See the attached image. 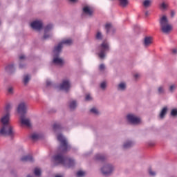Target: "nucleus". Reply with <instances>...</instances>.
<instances>
[{"label": "nucleus", "instance_id": "nucleus-1", "mask_svg": "<svg viewBox=\"0 0 177 177\" xmlns=\"http://www.w3.org/2000/svg\"><path fill=\"white\" fill-rule=\"evenodd\" d=\"M59 141V146L57 149V153L53 156V160L55 164H62L67 165L68 168L74 167L75 162L71 158L66 156V153L71 149V147L67 142V140L63 137L62 134H59L57 137Z\"/></svg>", "mask_w": 177, "mask_h": 177}, {"label": "nucleus", "instance_id": "nucleus-2", "mask_svg": "<svg viewBox=\"0 0 177 177\" xmlns=\"http://www.w3.org/2000/svg\"><path fill=\"white\" fill-rule=\"evenodd\" d=\"M11 109L12 105H10V104L8 103L6 104L5 111L6 114L1 119V122L3 124L1 126V129H0V135L2 136H10V138H13V136H15L13 127H12L10 124H9V112L10 111Z\"/></svg>", "mask_w": 177, "mask_h": 177}, {"label": "nucleus", "instance_id": "nucleus-3", "mask_svg": "<svg viewBox=\"0 0 177 177\" xmlns=\"http://www.w3.org/2000/svg\"><path fill=\"white\" fill-rule=\"evenodd\" d=\"M160 28L162 31V32H165V34L169 32L171 30H172V26L169 25L168 24V19L167 18V16L164 15L162 16L160 19Z\"/></svg>", "mask_w": 177, "mask_h": 177}, {"label": "nucleus", "instance_id": "nucleus-4", "mask_svg": "<svg viewBox=\"0 0 177 177\" xmlns=\"http://www.w3.org/2000/svg\"><path fill=\"white\" fill-rule=\"evenodd\" d=\"M98 49L100 53H98V56L100 59H104V56H106V52H109L110 50V47L109 46V44L106 41H104L99 47Z\"/></svg>", "mask_w": 177, "mask_h": 177}, {"label": "nucleus", "instance_id": "nucleus-5", "mask_svg": "<svg viewBox=\"0 0 177 177\" xmlns=\"http://www.w3.org/2000/svg\"><path fill=\"white\" fill-rule=\"evenodd\" d=\"M127 120L128 122H130V124H133L134 125L140 124V118L135 117L133 114L127 115Z\"/></svg>", "mask_w": 177, "mask_h": 177}, {"label": "nucleus", "instance_id": "nucleus-6", "mask_svg": "<svg viewBox=\"0 0 177 177\" xmlns=\"http://www.w3.org/2000/svg\"><path fill=\"white\" fill-rule=\"evenodd\" d=\"M101 171L103 174V175H105V176H107L114 171V167L111 165H106L104 166L102 169Z\"/></svg>", "mask_w": 177, "mask_h": 177}, {"label": "nucleus", "instance_id": "nucleus-7", "mask_svg": "<svg viewBox=\"0 0 177 177\" xmlns=\"http://www.w3.org/2000/svg\"><path fill=\"white\" fill-rule=\"evenodd\" d=\"M17 112L21 115H26V113H27V106L24 102H21L18 105Z\"/></svg>", "mask_w": 177, "mask_h": 177}, {"label": "nucleus", "instance_id": "nucleus-8", "mask_svg": "<svg viewBox=\"0 0 177 177\" xmlns=\"http://www.w3.org/2000/svg\"><path fill=\"white\" fill-rule=\"evenodd\" d=\"M59 89L67 92L70 89V81L68 80H63L62 83L59 86Z\"/></svg>", "mask_w": 177, "mask_h": 177}, {"label": "nucleus", "instance_id": "nucleus-9", "mask_svg": "<svg viewBox=\"0 0 177 177\" xmlns=\"http://www.w3.org/2000/svg\"><path fill=\"white\" fill-rule=\"evenodd\" d=\"M31 27L34 30H41L42 28V22L41 21H35L31 23Z\"/></svg>", "mask_w": 177, "mask_h": 177}, {"label": "nucleus", "instance_id": "nucleus-10", "mask_svg": "<svg viewBox=\"0 0 177 177\" xmlns=\"http://www.w3.org/2000/svg\"><path fill=\"white\" fill-rule=\"evenodd\" d=\"M50 30H52L51 24H48L44 28V35L43 36V39H48V38L50 37V35L48 33Z\"/></svg>", "mask_w": 177, "mask_h": 177}, {"label": "nucleus", "instance_id": "nucleus-11", "mask_svg": "<svg viewBox=\"0 0 177 177\" xmlns=\"http://www.w3.org/2000/svg\"><path fill=\"white\" fill-rule=\"evenodd\" d=\"M20 121L21 125H25L26 127H31V124L30 123V119H26V116L24 115H21Z\"/></svg>", "mask_w": 177, "mask_h": 177}, {"label": "nucleus", "instance_id": "nucleus-12", "mask_svg": "<svg viewBox=\"0 0 177 177\" xmlns=\"http://www.w3.org/2000/svg\"><path fill=\"white\" fill-rule=\"evenodd\" d=\"M107 159V156L104 154L97 153L95 156V161H101V162H103L106 161Z\"/></svg>", "mask_w": 177, "mask_h": 177}, {"label": "nucleus", "instance_id": "nucleus-13", "mask_svg": "<svg viewBox=\"0 0 177 177\" xmlns=\"http://www.w3.org/2000/svg\"><path fill=\"white\" fill-rule=\"evenodd\" d=\"M83 12L88 16H92L93 15V10L91 9L88 6H85L83 8Z\"/></svg>", "mask_w": 177, "mask_h": 177}, {"label": "nucleus", "instance_id": "nucleus-14", "mask_svg": "<svg viewBox=\"0 0 177 177\" xmlns=\"http://www.w3.org/2000/svg\"><path fill=\"white\" fill-rule=\"evenodd\" d=\"M62 48L63 45L61 43L55 46L53 52L55 53L56 56H59V53L62 51Z\"/></svg>", "mask_w": 177, "mask_h": 177}, {"label": "nucleus", "instance_id": "nucleus-15", "mask_svg": "<svg viewBox=\"0 0 177 177\" xmlns=\"http://www.w3.org/2000/svg\"><path fill=\"white\" fill-rule=\"evenodd\" d=\"M21 160L24 162L28 161L29 162H34V158L31 155H28V156H23L21 158Z\"/></svg>", "mask_w": 177, "mask_h": 177}, {"label": "nucleus", "instance_id": "nucleus-16", "mask_svg": "<svg viewBox=\"0 0 177 177\" xmlns=\"http://www.w3.org/2000/svg\"><path fill=\"white\" fill-rule=\"evenodd\" d=\"M153 44V37H146L144 40L145 46H149Z\"/></svg>", "mask_w": 177, "mask_h": 177}, {"label": "nucleus", "instance_id": "nucleus-17", "mask_svg": "<svg viewBox=\"0 0 177 177\" xmlns=\"http://www.w3.org/2000/svg\"><path fill=\"white\" fill-rule=\"evenodd\" d=\"M167 113H168V107L165 106L160 111L159 118H160V120H162L167 115Z\"/></svg>", "mask_w": 177, "mask_h": 177}, {"label": "nucleus", "instance_id": "nucleus-18", "mask_svg": "<svg viewBox=\"0 0 177 177\" xmlns=\"http://www.w3.org/2000/svg\"><path fill=\"white\" fill-rule=\"evenodd\" d=\"M53 63L54 64H57V66H63V64H64V62H63L62 59L57 57H54Z\"/></svg>", "mask_w": 177, "mask_h": 177}, {"label": "nucleus", "instance_id": "nucleus-19", "mask_svg": "<svg viewBox=\"0 0 177 177\" xmlns=\"http://www.w3.org/2000/svg\"><path fill=\"white\" fill-rule=\"evenodd\" d=\"M53 129L54 132H57V131H62V129H63V127L60 123H55L53 125Z\"/></svg>", "mask_w": 177, "mask_h": 177}, {"label": "nucleus", "instance_id": "nucleus-20", "mask_svg": "<svg viewBox=\"0 0 177 177\" xmlns=\"http://www.w3.org/2000/svg\"><path fill=\"white\" fill-rule=\"evenodd\" d=\"M6 71H7V73H13L15 71V66L13 64H9L6 66Z\"/></svg>", "mask_w": 177, "mask_h": 177}, {"label": "nucleus", "instance_id": "nucleus-21", "mask_svg": "<svg viewBox=\"0 0 177 177\" xmlns=\"http://www.w3.org/2000/svg\"><path fill=\"white\" fill-rule=\"evenodd\" d=\"M132 146H133V142L127 141V142L124 143L123 149H129L130 147H132Z\"/></svg>", "mask_w": 177, "mask_h": 177}, {"label": "nucleus", "instance_id": "nucleus-22", "mask_svg": "<svg viewBox=\"0 0 177 177\" xmlns=\"http://www.w3.org/2000/svg\"><path fill=\"white\" fill-rule=\"evenodd\" d=\"M60 43L62 44V45L70 46L71 45V44H73V40L71 39H66L62 40V42Z\"/></svg>", "mask_w": 177, "mask_h": 177}, {"label": "nucleus", "instance_id": "nucleus-23", "mask_svg": "<svg viewBox=\"0 0 177 177\" xmlns=\"http://www.w3.org/2000/svg\"><path fill=\"white\" fill-rule=\"evenodd\" d=\"M30 138L32 139V140L35 141V140H38V139L41 138V136L39 134H37V133H32L30 136Z\"/></svg>", "mask_w": 177, "mask_h": 177}, {"label": "nucleus", "instance_id": "nucleus-24", "mask_svg": "<svg viewBox=\"0 0 177 177\" xmlns=\"http://www.w3.org/2000/svg\"><path fill=\"white\" fill-rule=\"evenodd\" d=\"M75 107H77V102L75 101L71 102L69 104V109H71V110H74Z\"/></svg>", "mask_w": 177, "mask_h": 177}, {"label": "nucleus", "instance_id": "nucleus-25", "mask_svg": "<svg viewBox=\"0 0 177 177\" xmlns=\"http://www.w3.org/2000/svg\"><path fill=\"white\" fill-rule=\"evenodd\" d=\"M120 1V6H122V8H125L129 3L128 0H119Z\"/></svg>", "mask_w": 177, "mask_h": 177}, {"label": "nucleus", "instance_id": "nucleus-26", "mask_svg": "<svg viewBox=\"0 0 177 177\" xmlns=\"http://www.w3.org/2000/svg\"><path fill=\"white\" fill-rule=\"evenodd\" d=\"M28 81H30V76L26 75L24 77V84L26 85V84H28Z\"/></svg>", "mask_w": 177, "mask_h": 177}, {"label": "nucleus", "instance_id": "nucleus-27", "mask_svg": "<svg viewBox=\"0 0 177 177\" xmlns=\"http://www.w3.org/2000/svg\"><path fill=\"white\" fill-rule=\"evenodd\" d=\"M35 176H41V169L35 168L34 171Z\"/></svg>", "mask_w": 177, "mask_h": 177}, {"label": "nucleus", "instance_id": "nucleus-28", "mask_svg": "<svg viewBox=\"0 0 177 177\" xmlns=\"http://www.w3.org/2000/svg\"><path fill=\"white\" fill-rule=\"evenodd\" d=\"M96 39L102 40L103 39V36L102 35V32H97L95 35Z\"/></svg>", "mask_w": 177, "mask_h": 177}, {"label": "nucleus", "instance_id": "nucleus-29", "mask_svg": "<svg viewBox=\"0 0 177 177\" xmlns=\"http://www.w3.org/2000/svg\"><path fill=\"white\" fill-rule=\"evenodd\" d=\"M126 86L124 83H120L118 86V89H120V91H124Z\"/></svg>", "mask_w": 177, "mask_h": 177}, {"label": "nucleus", "instance_id": "nucleus-30", "mask_svg": "<svg viewBox=\"0 0 177 177\" xmlns=\"http://www.w3.org/2000/svg\"><path fill=\"white\" fill-rule=\"evenodd\" d=\"M110 28H111V24H106L105 25V29L106 30V34H109V32H110Z\"/></svg>", "mask_w": 177, "mask_h": 177}, {"label": "nucleus", "instance_id": "nucleus-31", "mask_svg": "<svg viewBox=\"0 0 177 177\" xmlns=\"http://www.w3.org/2000/svg\"><path fill=\"white\" fill-rule=\"evenodd\" d=\"M143 6H145V8H148V6H150V1L149 0H145L143 2Z\"/></svg>", "mask_w": 177, "mask_h": 177}, {"label": "nucleus", "instance_id": "nucleus-32", "mask_svg": "<svg viewBox=\"0 0 177 177\" xmlns=\"http://www.w3.org/2000/svg\"><path fill=\"white\" fill-rule=\"evenodd\" d=\"M91 113H93V114H99V111H97V109H96V108H92L90 110Z\"/></svg>", "mask_w": 177, "mask_h": 177}, {"label": "nucleus", "instance_id": "nucleus-33", "mask_svg": "<svg viewBox=\"0 0 177 177\" xmlns=\"http://www.w3.org/2000/svg\"><path fill=\"white\" fill-rule=\"evenodd\" d=\"M84 175H85V172H84L82 171H79L77 172V177L84 176Z\"/></svg>", "mask_w": 177, "mask_h": 177}, {"label": "nucleus", "instance_id": "nucleus-34", "mask_svg": "<svg viewBox=\"0 0 177 177\" xmlns=\"http://www.w3.org/2000/svg\"><path fill=\"white\" fill-rule=\"evenodd\" d=\"M171 114L172 117H176V115H177V109L171 110Z\"/></svg>", "mask_w": 177, "mask_h": 177}, {"label": "nucleus", "instance_id": "nucleus-35", "mask_svg": "<svg viewBox=\"0 0 177 177\" xmlns=\"http://www.w3.org/2000/svg\"><path fill=\"white\" fill-rule=\"evenodd\" d=\"M168 7V5H167L165 3H162L160 5V8L161 9H167V8Z\"/></svg>", "mask_w": 177, "mask_h": 177}, {"label": "nucleus", "instance_id": "nucleus-36", "mask_svg": "<svg viewBox=\"0 0 177 177\" xmlns=\"http://www.w3.org/2000/svg\"><path fill=\"white\" fill-rule=\"evenodd\" d=\"M85 100L87 102L89 100H92V97H91V95L89 94L86 95Z\"/></svg>", "mask_w": 177, "mask_h": 177}, {"label": "nucleus", "instance_id": "nucleus-37", "mask_svg": "<svg viewBox=\"0 0 177 177\" xmlns=\"http://www.w3.org/2000/svg\"><path fill=\"white\" fill-rule=\"evenodd\" d=\"M104 68H105L104 64H102L100 65V67H99L100 71H104Z\"/></svg>", "mask_w": 177, "mask_h": 177}, {"label": "nucleus", "instance_id": "nucleus-38", "mask_svg": "<svg viewBox=\"0 0 177 177\" xmlns=\"http://www.w3.org/2000/svg\"><path fill=\"white\" fill-rule=\"evenodd\" d=\"M100 88L102 89H106V82H103L102 83H101Z\"/></svg>", "mask_w": 177, "mask_h": 177}, {"label": "nucleus", "instance_id": "nucleus-39", "mask_svg": "<svg viewBox=\"0 0 177 177\" xmlns=\"http://www.w3.org/2000/svg\"><path fill=\"white\" fill-rule=\"evenodd\" d=\"M149 174L151 175V176H156V172L151 171V169H149Z\"/></svg>", "mask_w": 177, "mask_h": 177}, {"label": "nucleus", "instance_id": "nucleus-40", "mask_svg": "<svg viewBox=\"0 0 177 177\" xmlns=\"http://www.w3.org/2000/svg\"><path fill=\"white\" fill-rule=\"evenodd\" d=\"M176 88V86H175V85H171V86H170V87H169V91H170V92H174V90Z\"/></svg>", "mask_w": 177, "mask_h": 177}, {"label": "nucleus", "instance_id": "nucleus-41", "mask_svg": "<svg viewBox=\"0 0 177 177\" xmlns=\"http://www.w3.org/2000/svg\"><path fill=\"white\" fill-rule=\"evenodd\" d=\"M8 92L10 95L13 94V87H9L8 89Z\"/></svg>", "mask_w": 177, "mask_h": 177}, {"label": "nucleus", "instance_id": "nucleus-42", "mask_svg": "<svg viewBox=\"0 0 177 177\" xmlns=\"http://www.w3.org/2000/svg\"><path fill=\"white\" fill-rule=\"evenodd\" d=\"M46 86L48 87V86H52V82L49 81V80H47L46 81Z\"/></svg>", "mask_w": 177, "mask_h": 177}, {"label": "nucleus", "instance_id": "nucleus-43", "mask_svg": "<svg viewBox=\"0 0 177 177\" xmlns=\"http://www.w3.org/2000/svg\"><path fill=\"white\" fill-rule=\"evenodd\" d=\"M158 92L159 93H164V88L162 87H159Z\"/></svg>", "mask_w": 177, "mask_h": 177}, {"label": "nucleus", "instance_id": "nucleus-44", "mask_svg": "<svg viewBox=\"0 0 177 177\" xmlns=\"http://www.w3.org/2000/svg\"><path fill=\"white\" fill-rule=\"evenodd\" d=\"M26 59V56L24 55H19V60H24Z\"/></svg>", "mask_w": 177, "mask_h": 177}, {"label": "nucleus", "instance_id": "nucleus-45", "mask_svg": "<svg viewBox=\"0 0 177 177\" xmlns=\"http://www.w3.org/2000/svg\"><path fill=\"white\" fill-rule=\"evenodd\" d=\"M139 77H140V75H139V73H136L134 75V78L136 80H138L139 78Z\"/></svg>", "mask_w": 177, "mask_h": 177}, {"label": "nucleus", "instance_id": "nucleus-46", "mask_svg": "<svg viewBox=\"0 0 177 177\" xmlns=\"http://www.w3.org/2000/svg\"><path fill=\"white\" fill-rule=\"evenodd\" d=\"M171 52H172L173 55H176L177 49L176 48H174L173 50H171Z\"/></svg>", "mask_w": 177, "mask_h": 177}, {"label": "nucleus", "instance_id": "nucleus-47", "mask_svg": "<svg viewBox=\"0 0 177 177\" xmlns=\"http://www.w3.org/2000/svg\"><path fill=\"white\" fill-rule=\"evenodd\" d=\"M171 17H174L175 16V11H174V10L171 11Z\"/></svg>", "mask_w": 177, "mask_h": 177}, {"label": "nucleus", "instance_id": "nucleus-48", "mask_svg": "<svg viewBox=\"0 0 177 177\" xmlns=\"http://www.w3.org/2000/svg\"><path fill=\"white\" fill-rule=\"evenodd\" d=\"M19 68H24V64H19Z\"/></svg>", "mask_w": 177, "mask_h": 177}, {"label": "nucleus", "instance_id": "nucleus-49", "mask_svg": "<svg viewBox=\"0 0 177 177\" xmlns=\"http://www.w3.org/2000/svg\"><path fill=\"white\" fill-rule=\"evenodd\" d=\"M149 146L150 147H153V146H154V143L150 142V143L149 144Z\"/></svg>", "mask_w": 177, "mask_h": 177}, {"label": "nucleus", "instance_id": "nucleus-50", "mask_svg": "<svg viewBox=\"0 0 177 177\" xmlns=\"http://www.w3.org/2000/svg\"><path fill=\"white\" fill-rule=\"evenodd\" d=\"M70 1V2H76L77 1V0H69Z\"/></svg>", "mask_w": 177, "mask_h": 177}, {"label": "nucleus", "instance_id": "nucleus-51", "mask_svg": "<svg viewBox=\"0 0 177 177\" xmlns=\"http://www.w3.org/2000/svg\"><path fill=\"white\" fill-rule=\"evenodd\" d=\"M27 177H34V176H31V175L28 174V175L27 176Z\"/></svg>", "mask_w": 177, "mask_h": 177}, {"label": "nucleus", "instance_id": "nucleus-52", "mask_svg": "<svg viewBox=\"0 0 177 177\" xmlns=\"http://www.w3.org/2000/svg\"><path fill=\"white\" fill-rule=\"evenodd\" d=\"M55 177H63V176H62L60 175H57V176H55Z\"/></svg>", "mask_w": 177, "mask_h": 177}, {"label": "nucleus", "instance_id": "nucleus-53", "mask_svg": "<svg viewBox=\"0 0 177 177\" xmlns=\"http://www.w3.org/2000/svg\"><path fill=\"white\" fill-rule=\"evenodd\" d=\"M145 15H147V12H146Z\"/></svg>", "mask_w": 177, "mask_h": 177}]
</instances>
